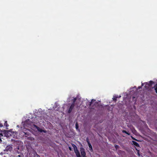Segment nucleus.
<instances>
[{"mask_svg":"<svg viewBox=\"0 0 157 157\" xmlns=\"http://www.w3.org/2000/svg\"><path fill=\"white\" fill-rule=\"evenodd\" d=\"M24 133L25 135H28L27 132H24Z\"/></svg>","mask_w":157,"mask_h":157,"instance_id":"nucleus-22","label":"nucleus"},{"mask_svg":"<svg viewBox=\"0 0 157 157\" xmlns=\"http://www.w3.org/2000/svg\"><path fill=\"white\" fill-rule=\"evenodd\" d=\"M155 92L157 93V90L156 91H155Z\"/></svg>","mask_w":157,"mask_h":157,"instance_id":"nucleus-29","label":"nucleus"},{"mask_svg":"<svg viewBox=\"0 0 157 157\" xmlns=\"http://www.w3.org/2000/svg\"><path fill=\"white\" fill-rule=\"evenodd\" d=\"M95 100L94 99H92L91 100V101L89 103V105L90 106H93V104L94 102H95V104H97L98 103V102H95Z\"/></svg>","mask_w":157,"mask_h":157,"instance_id":"nucleus-4","label":"nucleus"},{"mask_svg":"<svg viewBox=\"0 0 157 157\" xmlns=\"http://www.w3.org/2000/svg\"><path fill=\"white\" fill-rule=\"evenodd\" d=\"M155 92L157 93V90L156 91H155Z\"/></svg>","mask_w":157,"mask_h":157,"instance_id":"nucleus-30","label":"nucleus"},{"mask_svg":"<svg viewBox=\"0 0 157 157\" xmlns=\"http://www.w3.org/2000/svg\"><path fill=\"white\" fill-rule=\"evenodd\" d=\"M75 105H73V104H71V105L70 106V107L69 108L68 110V113H71V112H72L73 109V108L75 106Z\"/></svg>","mask_w":157,"mask_h":157,"instance_id":"nucleus-3","label":"nucleus"},{"mask_svg":"<svg viewBox=\"0 0 157 157\" xmlns=\"http://www.w3.org/2000/svg\"><path fill=\"white\" fill-rule=\"evenodd\" d=\"M115 147H116V148H118V146L117 145H116L115 146Z\"/></svg>","mask_w":157,"mask_h":157,"instance_id":"nucleus-19","label":"nucleus"},{"mask_svg":"<svg viewBox=\"0 0 157 157\" xmlns=\"http://www.w3.org/2000/svg\"><path fill=\"white\" fill-rule=\"evenodd\" d=\"M144 87H145V88H146V86H145Z\"/></svg>","mask_w":157,"mask_h":157,"instance_id":"nucleus-28","label":"nucleus"},{"mask_svg":"<svg viewBox=\"0 0 157 157\" xmlns=\"http://www.w3.org/2000/svg\"><path fill=\"white\" fill-rule=\"evenodd\" d=\"M37 157H40L39 155L37 154H36Z\"/></svg>","mask_w":157,"mask_h":157,"instance_id":"nucleus-23","label":"nucleus"},{"mask_svg":"<svg viewBox=\"0 0 157 157\" xmlns=\"http://www.w3.org/2000/svg\"><path fill=\"white\" fill-rule=\"evenodd\" d=\"M122 132L123 133H126V134L127 135H130V133L129 132H128L127 131H125L124 130H122Z\"/></svg>","mask_w":157,"mask_h":157,"instance_id":"nucleus-11","label":"nucleus"},{"mask_svg":"<svg viewBox=\"0 0 157 157\" xmlns=\"http://www.w3.org/2000/svg\"><path fill=\"white\" fill-rule=\"evenodd\" d=\"M75 128L77 130H78V126L77 123H76L75 124Z\"/></svg>","mask_w":157,"mask_h":157,"instance_id":"nucleus-15","label":"nucleus"},{"mask_svg":"<svg viewBox=\"0 0 157 157\" xmlns=\"http://www.w3.org/2000/svg\"><path fill=\"white\" fill-rule=\"evenodd\" d=\"M154 88L155 90V91L157 90V83L154 86Z\"/></svg>","mask_w":157,"mask_h":157,"instance_id":"nucleus-13","label":"nucleus"},{"mask_svg":"<svg viewBox=\"0 0 157 157\" xmlns=\"http://www.w3.org/2000/svg\"><path fill=\"white\" fill-rule=\"evenodd\" d=\"M80 151L82 157H85L86 154L84 148L83 147H81L80 148Z\"/></svg>","mask_w":157,"mask_h":157,"instance_id":"nucleus-2","label":"nucleus"},{"mask_svg":"<svg viewBox=\"0 0 157 157\" xmlns=\"http://www.w3.org/2000/svg\"><path fill=\"white\" fill-rule=\"evenodd\" d=\"M3 136L2 134L1 133H0V137H1L2 136Z\"/></svg>","mask_w":157,"mask_h":157,"instance_id":"nucleus-18","label":"nucleus"},{"mask_svg":"<svg viewBox=\"0 0 157 157\" xmlns=\"http://www.w3.org/2000/svg\"><path fill=\"white\" fill-rule=\"evenodd\" d=\"M117 98H118L117 97L114 96H113V99L114 101H115V102H116V101H117Z\"/></svg>","mask_w":157,"mask_h":157,"instance_id":"nucleus-12","label":"nucleus"},{"mask_svg":"<svg viewBox=\"0 0 157 157\" xmlns=\"http://www.w3.org/2000/svg\"><path fill=\"white\" fill-rule=\"evenodd\" d=\"M69 149L70 151H71L72 150V149L71 147H69Z\"/></svg>","mask_w":157,"mask_h":157,"instance_id":"nucleus-20","label":"nucleus"},{"mask_svg":"<svg viewBox=\"0 0 157 157\" xmlns=\"http://www.w3.org/2000/svg\"><path fill=\"white\" fill-rule=\"evenodd\" d=\"M4 125L6 126V127L9 126V125L7 123V121H5L4 123Z\"/></svg>","mask_w":157,"mask_h":157,"instance_id":"nucleus-14","label":"nucleus"},{"mask_svg":"<svg viewBox=\"0 0 157 157\" xmlns=\"http://www.w3.org/2000/svg\"><path fill=\"white\" fill-rule=\"evenodd\" d=\"M76 100H77V98H74V99L72 100L73 101H72L71 104L75 105V103Z\"/></svg>","mask_w":157,"mask_h":157,"instance_id":"nucleus-9","label":"nucleus"},{"mask_svg":"<svg viewBox=\"0 0 157 157\" xmlns=\"http://www.w3.org/2000/svg\"><path fill=\"white\" fill-rule=\"evenodd\" d=\"M141 88V86H139V87H138V88H139V89H140Z\"/></svg>","mask_w":157,"mask_h":157,"instance_id":"nucleus-25","label":"nucleus"},{"mask_svg":"<svg viewBox=\"0 0 157 157\" xmlns=\"http://www.w3.org/2000/svg\"><path fill=\"white\" fill-rule=\"evenodd\" d=\"M132 137V139H133V140H136V139H135V138H134V137H133L132 136H131Z\"/></svg>","mask_w":157,"mask_h":157,"instance_id":"nucleus-21","label":"nucleus"},{"mask_svg":"<svg viewBox=\"0 0 157 157\" xmlns=\"http://www.w3.org/2000/svg\"><path fill=\"white\" fill-rule=\"evenodd\" d=\"M117 97H118V98H120L121 97V96H117Z\"/></svg>","mask_w":157,"mask_h":157,"instance_id":"nucleus-24","label":"nucleus"},{"mask_svg":"<svg viewBox=\"0 0 157 157\" xmlns=\"http://www.w3.org/2000/svg\"><path fill=\"white\" fill-rule=\"evenodd\" d=\"M132 143L133 144L136 146L137 147H139L140 146L138 143L135 141H132Z\"/></svg>","mask_w":157,"mask_h":157,"instance_id":"nucleus-5","label":"nucleus"},{"mask_svg":"<svg viewBox=\"0 0 157 157\" xmlns=\"http://www.w3.org/2000/svg\"><path fill=\"white\" fill-rule=\"evenodd\" d=\"M72 147H73L74 152L76 155L77 157H81L80 153L77 149V146L74 144H71Z\"/></svg>","mask_w":157,"mask_h":157,"instance_id":"nucleus-1","label":"nucleus"},{"mask_svg":"<svg viewBox=\"0 0 157 157\" xmlns=\"http://www.w3.org/2000/svg\"><path fill=\"white\" fill-rule=\"evenodd\" d=\"M144 86V84L143 83H142V84H141V86Z\"/></svg>","mask_w":157,"mask_h":157,"instance_id":"nucleus-26","label":"nucleus"},{"mask_svg":"<svg viewBox=\"0 0 157 157\" xmlns=\"http://www.w3.org/2000/svg\"><path fill=\"white\" fill-rule=\"evenodd\" d=\"M37 130L39 132H44V133H46V130H43L39 128H37Z\"/></svg>","mask_w":157,"mask_h":157,"instance_id":"nucleus-6","label":"nucleus"},{"mask_svg":"<svg viewBox=\"0 0 157 157\" xmlns=\"http://www.w3.org/2000/svg\"><path fill=\"white\" fill-rule=\"evenodd\" d=\"M6 148L10 151L12 150V147L11 146H7Z\"/></svg>","mask_w":157,"mask_h":157,"instance_id":"nucleus-10","label":"nucleus"},{"mask_svg":"<svg viewBox=\"0 0 157 157\" xmlns=\"http://www.w3.org/2000/svg\"><path fill=\"white\" fill-rule=\"evenodd\" d=\"M19 157H21V156L20 155H18V156Z\"/></svg>","mask_w":157,"mask_h":157,"instance_id":"nucleus-27","label":"nucleus"},{"mask_svg":"<svg viewBox=\"0 0 157 157\" xmlns=\"http://www.w3.org/2000/svg\"><path fill=\"white\" fill-rule=\"evenodd\" d=\"M136 150L137 151V154H138V155L139 156H140V151L139 150H138L136 148Z\"/></svg>","mask_w":157,"mask_h":157,"instance_id":"nucleus-16","label":"nucleus"},{"mask_svg":"<svg viewBox=\"0 0 157 157\" xmlns=\"http://www.w3.org/2000/svg\"><path fill=\"white\" fill-rule=\"evenodd\" d=\"M86 142H87V144H88V143H90L89 140V139H88V138H87L86 139Z\"/></svg>","mask_w":157,"mask_h":157,"instance_id":"nucleus-17","label":"nucleus"},{"mask_svg":"<svg viewBox=\"0 0 157 157\" xmlns=\"http://www.w3.org/2000/svg\"><path fill=\"white\" fill-rule=\"evenodd\" d=\"M88 146L90 148V151L92 150L93 149H92V146L91 144H90V143L88 142Z\"/></svg>","mask_w":157,"mask_h":157,"instance_id":"nucleus-7","label":"nucleus"},{"mask_svg":"<svg viewBox=\"0 0 157 157\" xmlns=\"http://www.w3.org/2000/svg\"><path fill=\"white\" fill-rule=\"evenodd\" d=\"M153 83V82L152 81H150L149 82V84H148L147 82L145 83L146 85H147L148 86H149L150 85H151Z\"/></svg>","mask_w":157,"mask_h":157,"instance_id":"nucleus-8","label":"nucleus"},{"mask_svg":"<svg viewBox=\"0 0 157 157\" xmlns=\"http://www.w3.org/2000/svg\"><path fill=\"white\" fill-rule=\"evenodd\" d=\"M155 92L157 93V90L156 91H155Z\"/></svg>","mask_w":157,"mask_h":157,"instance_id":"nucleus-31","label":"nucleus"}]
</instances>
